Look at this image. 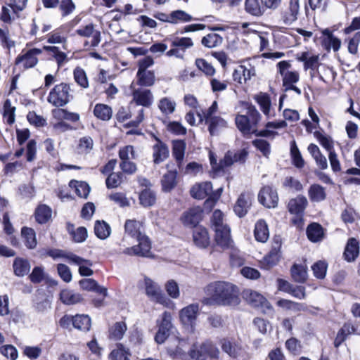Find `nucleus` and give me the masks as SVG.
Instances as JSON below:
<instances>
[{
  "instance_id": "obj_1",
  "label": "nucleus",
  "mask_w": 360,
  "mask_h": 360,
  "mask_svg": "<svg viewBox=\"0 0 360 360\" xmlns=\"http://www.w3.org/2000/svg\"><path fill=\"white\" fill-rule=\"evenodd\" d=\"M205 293L209 304L232 305L239 302L236 287L228 282H212L206 287Z\"/></svg>"
},
{
  "instance_id": "obj_2",
  "label": "nucleus",
  "mask_w": 360,
  "mask_h": 360,
  "mask_svg": "<svg viewBox=\"0 0 360 360\" xmlns=\"http://www.w3.org/2000/svg\"><path fill=\"white\" fill-rule=\"evenodd\" d=\"M70 86L65 83L56 85L50 91L47 101L56 107H62L70 101Z\"/></svg>"
},
{
  "instance_id": "obj_3",
  "label": "nucleus",
  "mask_w": 360,
  "mask_h": 360,
  "mask_svg": "<svg viewBox=\"0 0 360 360\" xmlns=\"http://www.w3.org/2000/svg\"><path fill=\"white\" fill-rule=\"evenodd\" d=\"M307 205V198L302 195H298L289 200L287 206L288 210L291 214L295 215V217L292 219V224L298 226L302 224V217Z\"/></svg>"
},
{
  "instance_id": "obj_4",
  "label": "nucleus",
  "mask_w": 360,
  "mask_h": 360,
  "mask_svg": "<svg viewBox=\"0 0 360 360\" xmlns=\"http://www.w3.org/2000/svg\"><path fill=\"white\" fill-rule=\"evenodd\" d=\"M292 65L288 60H282L276 64L278 73L282 77L283 85L286 87L295 84L300 80V74L296 70H291Z\"/></svg>"
},
{
  "instance_id": "obj_5",
  "label": "nucleus",
  "mask_w": 360,
  "mask_h": 360,
  "mask_svg": "<svg viewBox=\"0 0 360 360\" xmlns=\"http://www.w3.org/2000/svg\"><path fill=\"white\" fill-rule=\"evenodd\" d=\"M199 314V304L197 303L191 304L179 311V316L180 322L184 326L190 327L193 330Z\"/></svg>"
},
{
  "instance_id": "obj_6",
  "label": "nucleus",
  "mask_w": 360,
  "mask_h": 360,
  "mask_svg": "<svg viewBox=\"0 0 360 360\" xmlns=\"http://www.w3.org/2000/svg\"><path fill=\"white\" fill-rule=\"evenodd\" d=\"M220 345L221 349L231 357L240 360L249 359V355L245 349L236 342H232L229 339L224 338L221 340Z\"/></svg>"
},
{
  "instance_id": "obj_7",
  "label": "nucleus",
  "mask_w": 360,
  "mask_h": 360,
  "mask_svg": "<svg viewBox=\"0 0 360 360\" xmlns=\"http://www.w3.org/2000/svg\"><path fill=\"white\" fill-rule=\"evenodd\" d=\"M144 286L146 295L151 300L167 305L169 300L162 292L160 288L150 278L145 277L143 279Z\"/></svg>"
},
{
  "instance_id": "obj_8",
  "label": "nucleus",
  "mask_w": 360,
  "mask_h": 360,
  "mask_svg": "<svg viewBox=\"0 0 360 360\" xmlns=\"http://www.w3.org/2000/svg\"><path fill=\"white\" fill-rule=\"evenodd\" d=\"M134 83L132 82L130 88L132 89V101L138 105L150 107L154 101V96L152 91L148 89L134 88Z\"/></svg>"
},
{
  "instance_id": "obj_9",
  "label": "nucleus",
  "mask_w": 360,
  "mask_h": 360,
  "mask_svg": "<svg viewBox=\"0 0 360 360\" xmlns=\"http://www.w3.org/2000/svg\"><path fill=\"white\" fill-rule=\"evenodd\" d=\"M173 325L172 316L169 312L165 311L162 316V321L158 326V330L155 336V340L158 344H162L169 335L170 330Z\"/></svg>"
},
{
  "instance_id": "obj_10",
  "label": "nucleus",
  "mask_w": 360,
  "mask_h": 360,
  "mask_svg": "<svg viewBox=\"0 0 360 360\" xmlns=\"http://www.w3.org/2000/svg\"><path fill=\"white\" fill-rule=\"evenodd\" d=\"M136 240L139 242V245L126 248L124 253L129 255L149 257L151 246L148 238L143 234Z\"/></svg>"
},
{
  "instance_id": "obj_11",
  "label": "nucleus",
  "mask_w": 360,
  "mask_h": 360,
  "mask_svg": "<svg viewBox=\"0 0 360 360\" xmlns=\"http://www.w3.org/2000/svg\"><path fill=\"white\" fill-rule=\"evenodd\" d=\"M259 202L267 208H274L278 205V196L271 186L263 187L258 195Z\"/></svg>"
},
{
  "instance_id": "obj_12",
  "label": "nucleus",
  "mask_w": 360,
  "mask_h": 360,
  "mask_svg": "<svg viewBox=\"0 0 360 360\" xmlns=\"http://www.w3.org/2000/svg\"><path fill=\"white\" fill-rule=\"evenodd\" d=\"M243 297L246 302L255 308L270 309L271 305L267 300L260 293L250 289L245 290Z\"/></svg>"
},
{
  "instance_id": "obj_13",
  "label": "nucleus",
  "mask_w": 360,
  "mask_h": 360,
  "mask_svg": "<svg viewBox=\"0 0 360 360\" xmlns=\"http://www.w3.org/2000/svg\"><path fill=\"white\" fill-rule=\"evenodd\" d=\"M42 53L39 49H32L22 51L15 59V64H22L24 68H31L34 67L38 63L37 56Z\"/></svg>"
},
{
  "instance_id": "obj_14",
  "label": "nucleus",
  "mask_w": 360,
  "mask_h": 360,
  "mask_svg": "<svg viewBox=\"0 0 360 360\" xmlns=\"http://www.w3.org/2000/svg\"><path fill=\"white\" fill-rule=\"evenodd\" d=\"M252 199L253 195L249 192L242 193L239 195L234 206V212L239 217H243L248 213Z\"/></svg>"
},
{
  "instance_id": "obj_15",
  "label": "nucleus",
  "mask_w": 360,
  "mask_h": 360,
  "mask_svg": "<svg viewBox=\"0 0 360 360\" xmlns=\"http://www.w3.org/2000/svg\"><path fill=\"white\" fill-rule=\"evenodd\" d=\"M194 244L200 248H206L210 244V237L206 228L195 226L193 232Z\"/></svg>"
},
{
  "instance_id": "obj_16",
  "label": "nucleus",
  "mask_w": 360,
  "mask_h": 360,
  "mask_svg": "<svg viewBox=\"0 0 360 360\" xmlns=\"http://www.w3.org/2000/svg\"><path fill=\"white\" fill-rule=\"evenodd\" d=\"M300 11V0H290L288 7L282 13L285 25H291L297 20Z\"/></svg>"
},
{
  "instance_id": "obj_17",
  "label": "nucleus",
  "mask_w": 360,
  "mask_h": 360,
  "mask_svg": "<svg viewBox=\"0 0 360 360\" xmlns=\"http://www.w3.org/2000/svg\"><path fill=\"white\" fill-rule=\"evenodd\" d=\"M215 232V241L222 248H228L232 245L233 240L231 236V229L229 226L214 229Z\"/></svg>"
},
{
  "instance_id": "obj_18",
  "label": "nucleus",
  "mask_w": 360,
  "mask_h": 360,
  "mask_svg": "<svg viewBox=\"0 0 360 360\" xmlns=\"http://www.w3.org/2000/svg\"><path fill=\"white\" fill-rule=\"evenodd\" d=\"M287 123L285 120L268 122L265 124V129L257 131L256 136L266 138H275L278 134L274 129L285 128Z\"/></svg>"
},
{
  "instance_id": "obj_19",
  "label": "nucleus",
  "mask_w": 360,
  "mask_h": 360,
  "mask_svg": "<svg viewBox=\"0 0 360 360\" xmlns=\"http://www.w3.org/2000/svg\"><path fill=\"white\" fill-rule=\"evenodd\" d=\"M255 75V69L250 65L249 68L240 65L233 72V79L239 84H245Z\"/></svg>"
},
{
  "instance_id": "obj_20",
  "label": "nucleus",
  "mask_w": 360,
  "mask_h": 360,
  "mask_svg": "<svg viewBox=\"0 0 360 360\" xmlns=\"http://www.w3.org/2000/svg\"><path fill=\"white\" fill-rule=\"evenodd\" d=\"M76 32L81 37H91V45L92 46H97L101 42V32L95 30L92 23L81 27L76 30Z\"/></svg>"
},
{
  "instance_id": "obj_21",
  "label": "nucleus",
  "mask_w": 360,
  "mask_h": 360,
  "mask_svg": "<svg viewBox=\"0 0 360 360\" xmlns=\"http://www.w3.org/2000/svg\"><path fill=\"white\" fill-rule=\"evenodd\" d=\"M202 210L200 207H193L185 212L181 220L185 226H195L201 220Z\"/></svg>"
},
{
  "instance_id": "obj_22",
  "label": "nucleus",
  "mask_w": 360,
  "mask_h": 360,
  "mask_svg": "<svg viewBox=\"0 0 360 360\" xmlns=\"http://www.w3.org/2000/svg\"><path fill=\"white\" fill-rule=\"evenodd\" d=\"M296 58L300 62L304 63V69L314 70L319 65V56L313 54L309 51H304L297 54Z\"/></svg>"
},
{
  "instance_id": "obj_23",
  "label": "nucleus",
  "mask_w": 360,
  "mask_h": 360,
  "mask_svg": "<svg viewBox=\"0 0 360 360\" xmlns=\"http://www.w3.org/2000/svg\"><path fill=\"white\" fill-rule=\"evenodd\" d=\"M169 155L167 146L157 139L156 143L153 146V158L155 164H160L164 162Z\"/></svg>"
},
{
  "instance_id": "obj_24",
  "label": "nucleus",
  "mask_w": 360,
  "mask_h": 360,
  "mask_svg": "<svg viewBox=\"0 0 360 360\" xmlns=\"http://www.w3.org/2000/svg\"><path fill=\"white\" fill-rule=\"evenodd\" d=\"M247 155L248 152L245 150H240L238 152L228 151L224 159L220 161L221 169L231 166L236 162H244Z\"/></svg>"
},
{
  "instance_id": "obj_25",
  "label": "nucleus",
  "mask_w": 360,
  "mask_h": 360,
  "mask_svg": "<svg viewBox=\"0 0 360 360\" xmlns=\"http://www.w3.org/2000/svg\"><path fill=\"white\" fill-rule=\"evenodd\" d=\"M307 150L314 160L316 166L325 170L328 168V160L326 157L321 152L319 148L314 143H310L308 146Z\"/></svg>"
},
{
  "instance_id": "obj_26",
  "label": "nucleus",
  "mask_w": 360,
  "mask_h": 360,
  "mask_svg": "<svg viewBox=\"0 0 360 360\" xmlns=\"http://www.w3.org/2000/svg\"><path fill=\"white\" fill-rule=\"evenodd\" d=\"M212 193V184L210 181H205L194 185L191 190L192 197L196 199H203Z\"/></svg>"
},
{
  "instance_id": "obj_27",
  "label": "nucleus",
  "mask_w": 360,
  "mask_h": 360,
  "mask_svg": "<svg viewBox=\"0 0 360 360\" xmlns=\"http://www.w3.org/2000/svg\"><path fill=\"white\" fill-rule=\"evenodd\" d=\"M68 259L72 263L79 265V272L83 276H89L93 274V271L89 268L92 265L91 261L83 259L76 255L70 254Z\"/></svg>"
},
{
  "instance_id": "obj_28",
  "label": "nucleus",
  "mask_w": 360,
  "mask_h": 360,
  "mask_svg": "<svg viewBox=\"0 0 360 360\" xmlns=\"http://www.w3.org/2000/svg\"><path fill=\"white\" fill-rule=\"evenodd\" d=\"M245 10L251 15L262 16L266 10L263 0H245Z\"/></svg>"
},
{
  "instance_id": "obj_29",
  "label": "nucleus",
  "mask_w": 360,
  "mask_h": 360,
  "mask_svg": "<svg viewBox=\"0 0 360 360\" xmlns=\"http://www.w3.org/2000/svg\"><path fill=\"white\" fill-rule=\"evenodd\" d=\"M236 124L240 131L245 136L250 134L256 135L257 129H255L250 123L249 117L246 115H238L235 119Z\"/></svg>"
},
{
  "instance_id": "obj_30",
  "label": "nucleus",
  "mask_w": 360,
  "mask_h": 360,
  "mask_svg": "<svg viewBox=\"0 0 360 360\" xmlns=\"http://www.w3.org/2000/svg\"><path fill=\"white\" fill-rule=\"evenodd\" d=\"M254 99L258 103L260 110L267 118H270L274 115L271 114V101L266 93L260 92L254 96Z\"/></svg>"
},
{
  "instance_id": "obj_31",
  "label": "nucleus",
  "mask_w": 360,
  "mask_h": 360,
  "mask_svg": "<svg viewBox=\"0 0 360 360\" xmlns=\"http://www.w3.org/2000/svg\"><path fill=\"white\" fill-rule=\"evenodd\" d=\"M359 253V242L354 238L349 239L344 251V257L349 262H354Z\"/></svg>"
},
{
  "instance_id": "obj_32",
  "label": "nucleus",
  "mask_w": 360,
  "mask_h": 360,
  "mask_svg": "<svg viewBox=\"0 0 360 360\" xmlns=\"http://www.w3.org/2000/svg\"><path fill=\"white\" fill-rule=\"evenodd\" d=\"M186 148V143L183 140H174L172 141V155L175 158L179 168L183 164Z\"/></svg>"
},
{
  "instance_id": "obj_33",
  "label": "nucleus",
  "mask_w": 360,
  "mask_h": 360,
  "mask_svg": "<svg viewBox=\"0 0 360 360\" xmlns=\"http://www.w3.org/2000/svg\"><path fill=\"white\" fill-rule=\"evenodd\" d=\"M254 234L255 239L260 243H265L269 237V231L266 222L263 219L257 221Z\"/></svg>"
},
{
  "instance_id": "obj_34",
  "label": "nucleus",
  "mask_w": 360,
  "mask_h": 360,
  "mask_svg": "<svg viewBox=\"0 0 360 360\" xmlns=\"http://www.w3.org/2000/svg\"><path fill=\"white\" fill-rule=\"evenodd\" d=\"M136 84L141 86H151L155 84V76L150 70H138L136 73Z\"/></svg>"
},
{
  "instance_id": "obj_35",
  "label": "nucleus",
  "mask_w": 360,
  "mask_h": 360,
  "mask_svg": "<svg viewBox=\"0 0 360 360\" xmlns=\"http://www.w3.org/2000/svg\"><path fill=\"white\" fill-rule=\"evenodd\" d=\"M131 353L129 348H126L122 343H118L116 347L109 354V360H130Z\"/></svg>"
},
{
  "instance_id": "obj_36",
  "label": "nucleus",
  "mask_w": 360,
  "mask_h": 360,
  "mask_svg": "<svg viewBox=\"0 0 360 360\" xmlns=\"http://www.w3.org/2000/svg\"><path fill=\"white\" fill-rule=\"evenodd\" d=\"M293 280L297 283H304L307 278V267L303 264H294L290 269Z\"/></svg>"
},
{
  "instance_id": "obj_37",
  "label": "nucleus",
  "mask_w": 360,
  "mask_h": 360,
  "mask_svg": "<svg viewBox=\"0 0 360 360\" xmlns=\"http://www.w3.org/2000/svg\"><path fill=\"white\" fill-rule=\"evenodd\" d=\"M308 195L311 202H321L326 198L325 188L319 184H312L308 190Z\"/></svg>"
},
{
  "instance_id": "obj_38",
  "label": "nucleus",
  "mask_w": 360,
  "mask_h": 360,
  "mask_svg": "<svg viewBox=\"0 0 360 360\" xmlns=\"http://www.w3.org/2000/svg\"><path fill=\"white\" fill-rule=\"evenodd\" d=\"M205 124H208V130L212 136L217 135L221 129L227 126L226 121L219 116L210 119L205 122Z\"/></svg>"
},
{
  "instance_id": "obj_39",
  "label": "nucleus",
  "mask_w": 360,
  "mask_h": 360,
  "mask_svg": "<svg viewBox=\"0 0 360 360\" xmlns=\"http://www.w3.org/2000/svg\"><path fill=\"white\" fill-rule=\"evenodd\" d=\"M158 107L163 115H169L175 111L176 103L172 98L163 97L159 100Z\"/></svg>"
},
{
  "instance_id": "obj_40",
  "label": "nucleus",
  "mask_w": 360,
  "mask_h": 360,
  "mask_svg": "<svg viewBox=\"0 0 360 360\" xmlns=\"http://www.w3.org/2000/svg\"><path fill=\"white\" fill-rule=\"evenodd\" d=\"M14 274L18 276H24L30 270V264L27 259L16 257L13 264Z\"/></svg>"
},
{
  "instance_id": "obj_41",
  "label": "nucleus",
  "mask_w": 360,
  "mask_h": 360,
  "mask_svg": "<svg viewBox=\"0 0 360 360\" xmlns=\"http://www.w3.org/2000/svg\"><path fill=\"white\" fill-rule=\"evenodd\" d=\"M127 330V327L124 321L116 322L109 329V337L114 340H120L123 338Z\"/></svg>"
},
{
  "instance_id": "obj_42",
  "label": "nucleus",
  "mask_w": 360,
  "mask_h": 360,
  "mask_svg": "<svg viewBox=\"0 0 360 360\" xmlns=\"http://www.w3.org/2000/svg\"><path fill=\"white\" fill-rule=\"evenodd\" d=\"M60 299L63 304L70 305L81 302L82 296L71 290L64 289L60 293Z\"/></svg>"
},
{
  "instance_id": "obj_43",
  "label": "nucleus",
  "mask_w": 360,
  "mask_h": 360,
  "mask_svg": "<svg viewBox=\"0 0 360 360\" xmlns=\"http://www.w3.org/2000/svg\"><path fill=\"white\" fill-rule=\"evenodd\" d=\"M307 234L309 240L318 242L323 238V230L321 225L316 223L311 224L307 229Z\"/></svg>"
},
{
  "instance_id": "obj_44",
  "label": "nucleus",
  "mask_w": 360,
  "mask_h": 360,
  "mask_svg": "<svg viewBox=\"0 0 360 360\" xmlns=\"http://www.w3.org/2000/svg\"><path fill=\"white\" fill-rule=\"evenodd\" d=\"M94 115L99 120L108 121L112 117V110L108 105L98 103L94 108Z\"/></svg>"
},
{
  "instance_id": "obj_45",
  "label": "nucleus",
  "mask_w": 360,
  "mask_h": 360,
  "mask_svg": "<svg viewBox=\"0 0 360 360\" xmlns=\"http://www.w3.org/2000/svg\"><path fill=\"white\" fill-rule=\"evenodd\" d=\"M21 235L27 248L34 249L36 248L37 242L36 239V233L34 229L28 227H23L21 230Z\"/></svg>"
},
{
  "instance_id": "obj_46",
  "label": "nucleus",
  "mask_w": 360,
  "mask_h": 360,
  "mask_svg": "<svg viewBox=\"0 0 360 360\" xmlns=\"http://www.w3.org/2000/svg\"><path fill=\"white\" fill-rule=\"evenodd\" d=\"M52 210L46 205H40L35 211V219L39 224H45L51 218Z\"/></svg>"
},
{
  "instance_id": "obj_47",
  "label": "nucleus",
  "mask_w": 360,
  "mask_h": 360,
  "mask_svg": "<svg viewBox=\"0 0 360 360\" xmlns=\"http://www.w3.org/2000/svg\"><path fill=\"white\" fill-rule=\"evenodd\" d=\"M141 227V224L136 220L128 219L124 224L125 232L136 239L143 235Z\"/></svg>"
},
{
  "instance_id": "obj_48",
  "label": "nucleus",
  "mask_w": 360,
  "mask_h": 360,
  "mask_svg": "<svg viewBox=\"0 0 360 360\" xmlns=\"http://www.w3.org/2000/svg\"><path fill=\"white\" fill-rule=\"evenodd\" d=\"M176 176L177 173L176 171H169L163 176L161 182L164 191H170L176 186Z\"/></svg>"
},
{
  "instance_id": "obj_49",
  "label": "nucleus",
  "mask_w": 360,
  "mask_h": 360,
  "mask_svg": "<svg viewBox=\"0 0 360 360\" xmlns=\"http://www.w3.org/2000/svg\"><path fill=\"white\" fill-rule=\"evenodd\" d=\"M67 226L68 231L75 242L82 243L86 239L88 233L86 228L80 226L75 230L73 224L68 223Z\"/></svg>"
},
{
  "instance_id": "obj_50",
  "label": "nucleus",
  "mask_w": 360,
  "mask_h": 360,
  "mask_svg": "<svg viewBox=\"0 0 360 360\" xmlns=\"http://www.w3.org/2000/svg\"><path fill=\"white\" fill-rule=\"evenodd\" d=\"M139 198L140 204L145 207L153 206L156 200L155 193L148 188L140 193Z\"/></svg>"
},
{
  "instance_id": "obj_51",
  "label": "nucleus",
  "mask_w": 360,
  "mask_h": 360,
  "mask_svg": "<svg viewBox=\"0 0 360 360\" xmlns=\"http://www.w3.org/2000/svg\"><path fill=\"white\" fill-rule=\"evenodd\" d=\"M69 186L75 189V192L80 198H86L89 194L90 187L86 182L72 180Z\"/></svg>"
},
{
  "instance_id": "obj_52",
  "label": "nucleus",
  "mask_w": 360,
  "mask_h": 360,
  "mask_svg": "<svg viewBox=\"0 0 360 360\" xmlns=\"http://www.w3.org/2000/svg\"><path fill=\"white\" fill-rule=\"evenodd\" d=\"M94 232L98 238L104 240L108 238L110 235L111 229L110 225L105 221H97L94 226Z\"/></svg>"
},
{
  "instance_id": "obj_53",
  "label": "nucleus",
  "mask_w": 360,
  "mask_h": 360,
  "mask_svg": "<svg viewBox=\"0 0 360 360\" xmlns=\"http://www.w3.org/2000/svg\"><path fill=\"white\" fill-rule=\"evenodd\" d=\"M91 324V319L87 315L77 314L74 316V327L78 330L88 331Z\"/></svg>"
},
{
  "instance_id": "obj_54",
  "label": "nucleus",
  "mask_w": 360,
  "mask_h": 360,
  "mask_svg": "<svg viewBox=\"0 0 360 360\" xmlns=\"http://www.w3.org/2000/svg\"><path fill=\"white\" fill-rule=\"evenodd\" d=\"M354 332V328L350 324H345L338 334L334 340V346L338 348L340 345L346 340L347 336Z\"/></svg>"
},
{
  "instance_id": "obj_55",
  "label": "nucleus",
  "mask_w": 360,
  "mask_h": 360,
  "mask_svg": "<svg viewBox=\"0 0 360 360\" xmlns=\"http://www.w3.org/2000/svg\"><path fill=\"white\" fill-rule=\"evenodd\" d=\"M223 38L218 34L210 33L202 39V44L207 48H214L222 44Z\"/></svg>"
},
{
  "instance_id": "obj_56",
  "label": "nucleus",
  "mask_w": 360,
  "mask_h": 360,
  "mask_svg": "<svg viewBox=\"0 0 360 360\" xmlns=\"http://www.w3.org/2000/svg\"><path fill=\"white\" fill-rule=\"evenodd\" d=\"M143 342V335L137 329L129 333L128 337L127 345L131 349L139 350L140 345Z\"/></svg>"
},
{
  "instance_id": "obj_57",
  "label": "nucleus",
  "mask_w": 360,
  "mask_h": 360,
  "mask_svg": "<svg viewBox=\"0 0 360 360\" xmlns=\"http://www.w3.org/2000/svg\"><path fill=\"white\" fill-rule=\"evenodd\" d=\"M170 23L187 22L193 20L192 16L182 10H176L170 13Z\"/></svg>"
},
{
  "instance_id": "obj_58",
  "label": "nucleus",
  "mask_w": 360,
  "mask_h": 360,
  "mask_svg": "<svg viewBox=\"0 0 360 360\" xmlns=\"http://www.w3.org/2000/svg\"><path fill=\"white\" fill-rule=\"evenodd\" d=\"M15 108L11 105L9 99H6L4 104L3 117L7 124L11 125L15 122Z\"/></svg>"
},
{
  "instance_id": "obj_59",
  "label": "nucleus",
  "mask_w": 360,
  "mask_h": 360,
  "mask_svg": "<svg viewBox=\"0 0 360 360\" xmlns=\"http://www.w3.org/2000/svg\"><path fill=\"white\" fill-rule=\"evenodd\" d=\"M189 356L194 360H206L207 355L204 342L200 345H193L189 351Z\"/></svg>"
},
{
  "instance_id": "obj_60",
  "label": "nucleus",
  "mask_w": 360,
  "mask_h": 360,
  "mask_svg": "<svg viewBox=\"0 0 360 360\" xmlns=\"http://www.w3.org/2000/svg\"><path fill=\"white\" fill-rule=\"evenodd\" d=\"M246 115L249 117L250 123L255 129H257V125L262 120V115L257 108L252 105L247 108Z\"/></svg>"
},
{
  "instance_id": "obj_61",
  "label": "nucleus",
  "mask_w": 360,
  "mask_h": 360,
  "mask_svg": "<svg viewBox=\"0 0 360 360\" xmlns=\"http://www.w3.org/2000/svg\"><path fill=\"white\" fill-rule=\"evenodd\" d=\"M314 135L320 144L328 152V153L330 151H334L333 141L330 136H326L318 131H315Z\"/></svg>"
},
{
  "instance_id": "obj_62",
  "label": "nucleus",
  "mask_w": 360,
  "mask_h": 360,
  "mask_svg": "<svg viewBox=\"0 0 360 360\" xmlns=\"http://www.w3.org/2000/svg\"><path fill=\"white\" fill-rule=\"evenodd\" d=\"M279 258L280 255L278 249L274 248L264 257V264L266 268H270L278 263Z\"/></svg>"
},
{
  "instance_id": "obj_63",
  "label": "nucleus",
  "mask_w": 360,
  "mask_h": 360,
  "mask_svg": "<svg viewBox=\"0 0 360 360\" xmlns=\"http://www.w3.org/2000/svg\"><path fill=\"white\" fill-rule=\"evenodd\" d=\"M195 65L207 76H213L215 73L214 68L203 58L195 60Z\"/></svg>"
},
{
  "instance_id": "obj_64",
  "label": "nucleus",
  "mask_w": 360,
  "mask_h": 360,
  "mask_svg": "<svg viewBox=\"0 0 360 360\" xmlns=\"http://www.w3.org/2000/svg\"><path fill=\"white\" fill-rule=\"evenodd\" d=\"M193 46V40L189 37H175L172 41V47H178L185 51L186 49Z\"/></svg>"
}]
</instances>
